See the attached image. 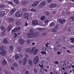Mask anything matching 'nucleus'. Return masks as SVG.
Listing matches in <instances>:
<instances>
[{"label":"nucleus","instance_id":"f257e3e1","mask_svg":"<svg viewBox=\"0 0 74 74\" xmlns=\"http://www.w3.org/2000/svg\"><path fill=\"white\" fill-rule=\"evenodd\" d=\"M38 36V33H34V31L32 29L29 30V33L27 34V36L28 38H36Z\"/></svg>","mask_w":74,"mask_h":74},{"label":"nucleus","instance_id":"dca6fc26","mask_svg":"<svg viewBox=\"0 0 74 74\" xmlns=\"http://www.w3.org/2000/svg\"><path fill=\"white\" fill-rule=\"evenodd\" d=\"M8 21L10 22H12L14 21V18H10L8 19Z\"/></svg>","mask_w":74,"mask_h":74},{"label":"nucleus","instance_id":"c756f323","mask_svg":"<svg viewBox=\"0 0 74 74\" xmlns=\"http://www.w3.org/2000/svg\"><path fill=\"white\" fill-rule=\"evenodd\" d=\"M70 20L71 21H74V16H72L70 18Z\"/></svg>","mask_w":74,"mask_h":74},{"label":"nucleus","instance_id":"a211bd4d","mask_svg":"<svg viewBox=\"0 0 74 74\" xmlns=\"http://www.w3.org/2000/svg\"><path fill=\"white\" fill-rule=\"evenodd\" d=\"M20 58V54H17L15 56V59L16 60H17L18 59Z\"/></svg>","mask_w":74,"mask_h":74},{"label":"nucleus","instance_id":"c03bdc74","mask_svg":"<svg viewBox=\"0 0 74 74\" xmlns=\"http://www.w3.org/2000/svg\"><path fill=\"white\" fill-rule=\"evenodd\" d=\"M8 3L10 4H11V5H14V4L13 3V2L11 1H9L8 2Z\"/></svg>","mask_w":74,"mask_h":74},{"label":"nucleus","instance_id":"4d7b16f0","mask_svg":"<svg viewBox=\"0 0 74 74\" xmlns=\"http://www.w3.org/2000/svg\"><path fill=\"white\" fill-rule=\"evenodd\" d=\"M52 1L51 0H47V2L49 3H51Z\"/></svg>","mask_w":74,"mask_h":74},{"label":"nucleus","instance_id":"4c0bfd02","mask_svg":"<svg viewBox=\"0 0 74 74\" xmlns=\"http://www.w3.org/2000/svg\"><path fill=\"white\" fill-rule=\"evenodd\" d=\"M55 28L56 29H59V25H55Z\"/></svg>","mask_w":74,"mask_h":74},{"label":"nucleus","instance_id":"a18cd8bd","mask_svg":"<svg viewBox=\"0 0 74 74\" xmlns=\"http://www.w3.org/2000/svg\"><path fill=\"white\" fill-rule=\"evenodd\" d=\"M59 64V63L58 61H56L54 62V64Z\"/></svg>","mask_w":74,"mask_h":74},{"label":"nucleus","instance_id":"9d476101","mask_svg":"<svg viewBox=\"0 0 74 74\" xmlns=\"http://www.w3.org/2000/svg\"><path fill=\"white\" fill-rule=\"evenodd\" d=\"M18 41L20 44H23L25 42V40L23 39H20Z\"/></svg>","mask_w":74,"mask_h":74},{"label":"nucleus","instance_id":"4be33fe9","mask_svg":"<svg viewBox=\"0 0 74 74\" xmlns=\"http://www.w3.org/2000/svg\"><path fill=\"white\" fill-rule=\"evenodd\" d=\"M29 63L30 65L31 66H32V65H33V62H32V60H29Z\"/></svg>","mask_w":74,"mask_h":74},{"label":"nucleus","instance_id":"7ed1b4c3","mask_svg":"<svg viewBox=\"0 0 74 74\" xmlns=\"http://www.w3.org/2000/svg\"><path fill=\"white\" fill-rule=\"evenodd\" d=\"M39 61V58L38 57V56H36L35 57L34 60V63L35 64H37V63H38Z\"/></svg>","mask_w":74,"mask_h":74},{"label":"nucleus","instance_id":"49530a36","mask_svg":"<svg viewBox=\"0 0 74 74\" xmlns=\"http://www.w3.org/2000/svg\"><path fill=\"white\" fill-rule=\"evenodd\" d=\"M45 28H43V29H42L41 28H38V30H45Z\"/></svg>","mask_w":74,"mask_h":74},{"label":"nucleus","instance_id":"8fccbe9b","mask_svg":"<svg viewBox=\"0 0 74 74\" xmlns=\"http://www.w3.org/2000/svg\"><path fill=\"white\" fill-rule=\"evenodd\" d=\"M18 61L19 63H22V60L21 59H20V60H18Z\"/></svg>","mask_w":74,"mask_h":74},{"label":"nucleus","instance_id":"0eeeda50","mask_svg":"<svg viewBox=\"0 0 74 74\" xmlns=\"http://www.w3.org/2000/svg\"><path fill=\"white\" fill-rule=\"evenodd\" d=\"M58 21L60 24H63L66 22V20L65 19L62 20L61 18L59 19Z\"/></svg>","mask_w":74,"mask_h":74},{"label":"nucleus","instance_id":"6ab92c4d","mask_svg":"<svg viewBox=\"0 0 74 74\" xmlns=\"http://www.w3.org/2000/svg\"><path fill=\"white\" fill-rule=\"evenodd\" d=\"M26 62H27V58H24L23 59V63L24 64H26Z\"/></svg>","mask_w":74,"mask_h":74},{"label":"nucleus","instance_id":"2eb2a0df","mask_svg":"<svg viewBox=\"0 0 74 74\" xmlns=\"http://www.w3.org/2000/svg\"><path fill=\"white\" fill-rule=\"evenodd\" d=\"M16 10L15 8L13 9L12 10L10 11V13L11 15H13L14 13L15 12Z\"/></svg>","mask_w":74,"mask_h":74},{"label":"nucleus","instance_id":"5fc2aeb1","mask_svg":"<svg viewBox=\"0 0 74 74\" xmlns=\"http://www.w3.org/2000/svg\"><path fill=\"white\" fill-rule=\"evenodd\" d=\"M63 67H64L65 68H66V69H68V67L66 65H64Z\"/></svg>","mask_w":74,"mask_h":74},{"label":"nucleus","instance_id":"a878e982","mask_svg":"<svg viewBox=\"0 0 74 74\" xmlns=\"http://www.w3.org/2000/svg\"><path fill=\"white\" fill-rule=\"evenodd\" d=\"M45 18V17L44 16H42L40 17V19L41 21H44Z\"/></svg>","mask_w":74,"mask_h":74},{"label":"nucleus","instance_id":"393cba45","mask_svg":"<svg viewBox=\"0 0 74 74\" xmlns=\"http://www.w3.org/2000/svg\"><path fill=\"white\" fill-rule=\"evenodd\" d=\"M24 18H27L28 16V13H25L24 14Z\"/></svg>","mask_w":74,"mask_h":74},{"label":"nucleus","instance_id":"864d4df0","mask_svg":"<svg viewBox=\"0 0 74 74\" xmlns=\"http://www.w3.org/2000/svg\"><path fill=\"white\" fill-rule=\"evenodd\" d=\"M48 45H49V43H47L45 45H46V47L47 48H48Z\"/></svg>","mask_w":74,"mask_h":74},{"label":"nucleus","instance_id":"5701e85b","mask_svg":"<svg viewBox=\"0 0 74 74\" xmlns=\"http://www.w3.org/2000/svg\"><path fill=\"white\" fill-rule=\"evenodd\" d=\"M12 65L14 66V67H18V64L16 63H14Z\"/></svg>","mask_w":74,"mask_h":74},{"label":"nucleus","instance_id":"473e14b6","mask_svg":"<svg viewBox=\"0 0 74 74\" xmlns=\"http://www.w3.org/2000/svg\"><path fill=\"white\" fill-rule=\"evenodd\" d=\"M70 40H71V43H73V42H74V38H70Z\"/></svg>","mask_w":74,"mask_h":74},{"label":"nucleus","instance_id":"7c9ffc66","mask_svg":"<svg viewBox=\"0 0 74 74\" xmlns=\"http://www.w3.org/2000/svg\"><path fill=\"white\" fill-rule=\"evenodd\" d=\"M4 34H5V33H4V32H2L1 34V37H4Z\"/></svg>","mask_w":74,"mask_h":74},{"label":"nucleus","instance_id":"603ef678","mask_svg":"<svg viewBox=\"0 0 74 74\" xmlns=\"http://www.w3.org/2000/svg\"><path fill=\"white\" fill-rule=\"evenodd\" d=\"M11 29L10 28H9V27L7 29V30L8 32H10V31L11 30Z\"/></svg>","mask_w":74,"mask_h":74},{"label":"nucleus","instance_id":"bf43d9fd","mask_svg":"<svg viewBox=\"0 0 74 74\" xmlns=\"http://www.w3.org/2000/svg\"><path fill=\"white\" fill-rule=\"evenodd\" d=\"M23 3H24V5L26 4L27 3V1H25Z\"/></svg>","mask_w":74,"mask_h":74},{"label":"nucleus","instance_id":"e2e57ef3","mask_svg":"<svg viewBox=\"0 0 74 74\" xmlns=\"http://www.w3.org/2000/svg\"><path fill=\"white\" fill-rule=\"evenodd\" d=\"M44 63V62L43 61H42L40 62V63L41 64H43Z\"/></svg>","mask_w":74,"mask_h":74},{"label":"nucleus","instance_id":"6e6552de","mask_svg":"<svg viewBox=\"0 0 74 74\" xmlns=\"http://www.w3.org/2000/svg\"><path fill=\"white\" fill-rule=\"evenodd\" d=\"M46 5V2L44 1H42L39 4L40 7H44Z\"/></svg>","mask_w":74,"mask_h":74},{"label":"nucleus","instance_id":"423d86ee","mask_svg":"<svg viewBox=\"0 0 74 74\" xmlns=\"http://www.w3.org/2000/svg\"><path fill=\"white\" fill-rule=\"evenodd\" d=\"M22 16V12H17L15 13V16L18 18H19V17H21V16Z\"/></svg>","mask_w":74,"mask_h":74},{"label":"nucleus","instance_id":"ddd939ff","mask_svg":"<svg viewBox=\"0 0 74 74\" xmlns=\"http://www.w3.org/2000/svg\"><path fill=\"white\" fill-rule=\"evenodd\" d=\"M3 43L4 44H7V43H8V40H7V38H4L3 40Z\"/></svg>","mask_w":74,"mask_h":74},{"label":"nucleus","instance_id":"e433bc0d","mask_svg":"<svg viewBox=\"0 0 74 74\" xmlns=\"http://www.w3.org/2000/svg\"><path fill=\"white\" fill-rule=\"evenodd\" d=\"M14 3H15V4H18V1L17 0H14Z\"/></svg>","mask_w":74,"mask_h":74},{"label":"nucleus","instance_id":"20e7f679","mask_svg":"<svg viewBox=\"0 0 74 74\" xmlns=\"http://www.w3.org/2000/svg\"><path fill=\"white\" fill-rule=\"evenodd\" d=\"M21 29V28L20 27L16 26L15 28L12 30V32H17V31H19V30H20Z\"/></svg>","mask_w":74,"mask_h":74},{"label":"nucleus","instance_id":"09e8293b","mask_svg":"<svg viewBox=\"0 0 74 74\" xmlns=\"http://www.w3.org/2000/svg\"><path fill=\"white\" fill-rule=\"evenodd\" d=\"M41 53H42V54H45V55H47V53L45 52L41 51Z\"/></svg>","mask_w":74,"mask_h":74},{"label":"nucleus","instance_id":"4468645a","mask_svg":"<svg viewBox=\"0 0 74 74\" xmlns=\"http://www.w3.org/2000/svg\"><path fill=\"white\" fill-rule=\"evenodd\" d=\"M39 66L40 67L42 68V69H41V71H40V73L42 74L43 73V72L42 71V70H43V71H44V69H43V67H44V65H43V64H41V65L40 64H39Z\"/></svg>","mask_w":74,"mask_h":74},{"label":"nucleus","instance_id":"de8ad7c7","mask_svg":"<svg viewBox=\"0 0 74 74\" xmlns=\"http://www.w3.org/2000/svg\"><path fill=\"white\" fill-rule=\"evenodd\" d=\"M25 74H29V72L28 71H27L25 72Z\"/></svg>","mask_w":74,"mask_h":74},{"label":"nucleus","instance_id":"052dcab7","mask_svg":"<svg viewBox=\"0 0 74 74\" xmlns=\"http://www.w3.org/2000/svg\"><path fill=\"white\" fill-rule=\"evenodd\" d=\"M28 25V24L27 23V22H25V26H27Z\"/></svg>","mask_w":74,"mask_h":74},{"label":"nucleus","instance_id":"0e129e2a","mask_svg":"<svg viewBox=\"0 0 74 74\" xmlns=\"http://www.w3.org/2000/svg\"><path fill=\"white\" fill-rule=\"evenodd\" d=\"M64 14H65V12H64V11H62V15H64Z\"/></svg>","mask_w":74,"mask_h":74},{"label":"nucleus","instance_id":"c85d7f7f","mask_svg":"<svg viewBox=\"0 0 74 74\" xmlns=\"http://www.w3.org/2000/svg\"><path fill=\"white\" fill-rule=\"evenodd\" d=\"M30 11L32 12H36V11H37L36 9L34 8H32L30 10Z\"/></svg>","mask_w":74,"mask_h":74},{"label":"nucleus","instance_id":"f704fd0d","mask_svg":"<svg viewBox=\"0 0 74 74\" xmlns=\"http://www.w3.org/2000/svg\"><path fill=\"white\" fill-rule=\"evenodd\" d=\"M49 22V20H46L45 21V23L46 24H48V23Z\"/></svg>","mask_w":74,"mask_h":74},{"label":"nucleus","instance_id":"3c124183","mask_svg":"<svg viewBox=\"0 0 74 74\" xmlns=\"http://www.w3.org/2000/svg\"><path fill=\"white\" fill-rule=\"evenodd\" d=\"M17 51H18V52H20V51H21V47H18L17 49Z\"/></svg>","mask_w":74,"mask_h":74},{"label":"nucleus","instance_id":"f8f14e48","mask_svg":"<svg viewBox=\"0 0 74 74\" xmlns=\"http://www.w3.org/2000/svg\"><path fill=\"white\" fill-rule=\"evenodd\" d=\"M57 6V4H56L52 3L51 5H49L50 8H53L54 7H56Z\"/></svg>","mask_w":74,"mask_h":74},{"label":"nucleus","instance_id":"aec40b11","mask_svg":"<svg viewBox=\"0 0 74 74\" xmlns=\"http://www.w3.org/2000/svg\"><path fill=\"white\" fill-rule=\"evenodd\" d=\"M1 29L2 30H3V31H5V28L4 27L3 25H2L1 26Z\"/></svg>","mask_w":74,"mask_h":74},{"label":"nucleus","instance_id":"72a5a7b5","mask_svg":"<svg viewBox=\"0 0 74 74\" xmlns=\"http://www.w3.org/2000/svg\"><path fill=\"white\" fill-rule=\"evenodd\" d=\"M4 7H5V5H0V8H3Z\"/></svg>","mask_w":74,"mask_h":74},{"label":"nucleus","instance_id":"2f4dec72","mask_svg":"<svg viewBox=\"0 0 74 74\" xmlns=\"http://www.w3.org/2000/svg\"><path fill=\"white\" fill-rule=\"evenodd\" d=\"M9 48L10 50H11V51H13V49H14V47H13V46L11 45L9 47Z\"/></svg>","mask_w":74,"mask_h":74},{"label":"nucleus","instance_id":"39448f33","mask_svg":"<svg viewBox=\"0 0 74 74\" xmlns=\"http://www.w3.org/2000/svg\"><path fill=\"white\" fill-rule=\"evenodd\" d=\"M35 49H36V48L33 47L32 48L31 50V49H28L26 50V52H30L31 53H32L33 52H34Z\"/></svg>","mask_w":74,"mask_h":74},{"label":"nucleus","instance_id":"69168bd1","mask_svg":"<svg viewBox=\"0 0 74 74\" xmlns=\"http://www.w3.org/2000/svg\"><path fill=\"white\" fill-rule=\"evenodd\" d=\"M11 70H14V67H11Z\"/></svg>","mask_w":74,"mask_h":74},{"label":"nucleus","instance_id":"412c9836","mask_svg":"<svg viewBox=\"0 0 74 74\" xmlns=\"http://www.w3.org/2000/svg\"><path fill=\"white\" fill-rule=\"evenodd\" d=\"M15 24L17 25H19L21 24V21L19 20L17 21L15 23Z\"/></svg>","mask_w":74,"mask_h":74},{"label":"nucleus","instance_id":"a19ab883","mask_svg":"<svg viewBox=\"0 0 74 74\" xmlns=\"http://www.w3.org/2000/svg\"><path fill=\"white\" fill-rule=\"evenodd\" d=\"M45 14L47 16H49V13L48 12H46L45 13Z\"/></svg>","mask_w":74,"mask_h":74},{"label":"nucleus","instance_id":"c9c22d12","mask_svg":"<svg viewBox=\"0 0 74 74\" xmlns=\"http://www.w3.org/2000/svg\"><path fill=\"white\" fill-rule=\"evenodd\" d=\"M34 73H37V69L35 68L34 69Z\"/></svg>","mask_w":74,"mask_h":74},{"label":"nucleus","instance_id":"9b49d317","mask_svg":"<svg viewBox=\"0 0 74 74\" xmlns=\"http://www.w3.org/2000/svg\"><path fill=\"white\" fill-rule=\"evenodd\" d=\"M38 4H39V2L36 1L32 4V7H36V6H37Z\"/></svg>","mask_w":74,"mask_h":74},{"label":"nucleus","instance_id":"f3484780","mask_svg":"<svg viewBox=\"0 0 74 74\" xmlns=\"http://www.w3.org/2000/svg\"><path fill=\"white\" fill-rule=\"evenodd\" d=\"M5 15V11H3L0 13V16H4Z\"/></svg>","mask_w":74,"mask_h":74},{"label":"nucleus","instance_id":"f03ea898","mask_svg":"<svg viewBox=\"0 0 74 74\" xmlns=\"http://www.w3.org/2000/svg\"><path fill=\"white\" fill-rule=\"evenodd\" d=\"M0 53L2 56H4L6 55V51L4 50V48L1 47L0 48Z\"/></svg>","mask_w":74,"mask_h":74},{"label":"nucleus","instance_id":"79ce46f5","mask_svg":"<svg viewBox=\"0 0 74 74\" xmlns=\"http://www.w3.org/2000/svg\"><path fill=\"white\" fill-rule=\"evenodd\" d=\"M31 42V40L29 39L27 41V44H30Z\"/></svg>","mask_w":74,"mask_h":74},{"label":"nucleus","instance_id":"13d9d810","mask_svg":"<svg viewBox=\"0 0 74 74\" xmlns=\"http://www.w3.org/2000/svg\"><path fill=\"white\" fill-rule=\"evenodd\" d=\"M12 25H10L8 26V27L10 28V29H11V28H12Z\"/></svg>","mask_w":74,"mask_h":74},{"label":"nucleus","instance_id":"b1692460","mask_svg":"<svg viewBox=\"0 0 74 74\" xmlns=\"http://www.w3.org/2000/svg\"><path fill=\"white\" fill-rule=\"evenodd\" d=\"M55 23L54 22H52L50 24V27H53L55 26Z\"/></svg>","mask_w":74,"mask_h":74},{"label":"nucleus","instance_id":"58836bf2","mask_svg":"<svg viewBox=\"0 0 74 74\" xmlns=\"http://www.w3.org/2000/svg\"><path fill=\"white\" fill-rule=\"evenodd\" d=\"M42 50L43 51H45V50H47V48H45V47H43L42 48Z\"/></svg>","mask_w":74,"mask_h":74},{"label":"nucleus","instance_id":"37998d69","mask_svg":"<svg viewBox=\"0 0 74 74\" xmlns=\"http://www.w3.org/2000/svg\"><path fill=\"white\" fill-rule=\"evenodd\" d=\"M3 64H7V62L5 60H3Z\"/></svg>","mask_w":74,"mask_h":74},{"label":"nucleus","instance_id":"338daca9","mask_svg":"<svg viewBox=\"0 0 74 74\" xmlns=\"http://www.w3.org/2000/svg\"><path fill=\"white\" fill-rule=\"evenodd\" d=\"M68 32H71V29L69 28L68 29Z\"/></svg>","mask_w":74,"mask_h":74},{"label":"nucleus","instance_id":"774afa93","mask_svg":"<svg viewBox=\"0 0 74 74\" xmlns=\"http://www.w3.org/2000/svg\"><path fill=\"white\" fill-rule=\"evenodd\" d=\"M23 11H27V10H26V9L25 8H24L23 9Z\"/></svg>","mask_w":74,"mask_h":74},{"label":"nucleus","instance_id":"1a4fd4ad","mask_svg":"<svg viewBox=\"0 0 74 74\" xmlns=\"http://www.w3.org/2000/svg\"><path fill=\"white\" fill-rule=\"evenodd\" d=\"M32 23L33 25H35V26L38 25V22L37 20H33Z\"/></svg>","mask_w":74,"mask_h":74},{"label":"nucleus","instance_id":"ea45409f","mask_svg":"<svg viewBox=\"0 0 74 74\" xmlns=\"http://www.w3.org/2000/svg\"><path fill=\"white\" fill-rule=\"evenodd\" d=\"M52 32L53 33H55V32H57V30L55 29H53L52 30Z\"/></svg>","mask_w":74,"mask_h":74},{"label":"nucleus","instance_id":"680f3d73","mask_svg":"<svg viewBox=\"0 0 74 74\" xmlns=\"http://www.w3.org/2000/svg\"><path fill=\"white\" fill-rule=\"evenodd\" d=\"M57 53L58 55H60V54H61V53H60V51H58Z\"/></svg>","mask_w":74,"mask_h":74},{"label":"nucleus","instance_id":"6e6d98bb","mask_svg":"<svg viewBox=\"0 0 74 74\" xmlns=\"http://www.w3.org/2000/svg\"><path fill=\"white\" fill-rule=\"evenodd\" d=\"M58 48L56 47L54 48V51H58Z\"/></svg>","mask_w":74,"mask_h":74},{"label":"nucleus","instance_id":"bb28decb","mask_svg":"<svg viewBox=\"0 0 74 74\" xmlns=\"http://www.w3.org/2000/svg\"><path fill=\"white\" fill-rule=\"evenodd\" d=\"M59 68V69H60V70H61V71H62V70H65V68H64V67H62V66H60Z\"/></svg>","mask_w":74,"mask_h":74},{"label":"nucleus","instance_id":"cd10ccee","mask_svg":"<svg viewBox=\"0 0 74 74\" xmlns=\"http://www.w3.org/2000/svg\"><path fill=\"white\" fill-rule=\"evenodd\" d=\"M37 52H38V49H36L35 50V49L34 51V52L33 53L34 55H36Z\"/></svg>","mask_w":74,"mask_h":74}]
</instances>
